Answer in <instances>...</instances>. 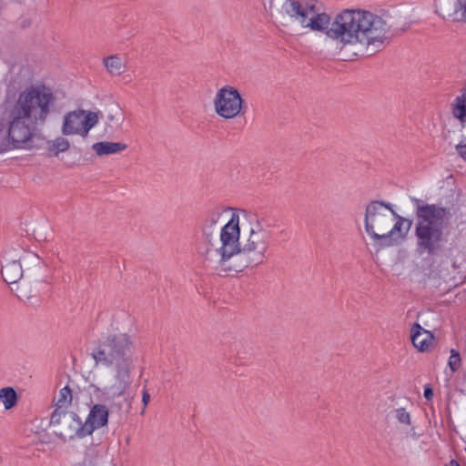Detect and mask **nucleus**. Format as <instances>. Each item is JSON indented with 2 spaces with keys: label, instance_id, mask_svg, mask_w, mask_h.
<instances>
[{
  "label": "nucleus",
  "instance_id": "nucleus-31",
  "mask_svg": "<svg viewBox=\"0 0 466 466\" xmlns=\"http://www.w3.org/2000/svg\"><path fill=\"white\" fill-rule=\"evenodd\" d=\"M455 150L458 155L466 161V138L461 140L456 147Z\"/></svg>",
  "mask_w": 466,
  "mask_h": 466
},
{
  "label": "nucleus",
  "instance_id": "nucleus-29",
  "mask_svg": "<svg viewBox=\"0 0 466 466\" xmlns=\"http://www.w3.org/2000/svg\"><path fill=\"white\" fill-rule=\"evenodd\" d=\"M461 360L460 353L456 350L452 349L451 350V356H450L449 362H448V365H449L451 370L452 372L457 371L461 367Z\"/></svg>",
  "mask_w": 466,
  "mask_h": 466
},
{
  "label": "nucleus",
  "instance_id": "nucleus-30",
  "mask_svg": "<svg viewBox=\"0 0 466 466\" xmlns=\"http://www.w3.org/2000/svg\"><path fill=\"white\" fill-rule=\"evenodd\" d=\"M396 418L399 420V422L402 424H410V415L409 412L406 411L404 408H400L396 410Z\"/></svg>",
  "mask_w": 466,
  "mask_h": 466
},
{
  "label": "nucleus",
  "instance_id": "nucleus-23",
  "mask_svg": "<svg viewBox=\"0 0 466 466\" xmlns=\"http://www.w3.org/2000/svg\"><path fill=\"white\" fill-rule=\"evenodd\" d=\"M250 228L258 232H270L268 228L272 227L267 213L254 214L250 218Z\"/></svg>",
  "mask_w": 466,
  "mask_h": 466
},
{
  "label": "nucleus",
  "instance_id": "nucleus-13",
  "mask_svg": "<svg viewBox=\"0 0 466 466\" xmlns=\"http://www.w3.org/2000/svg\"><path fill=\"white\" fill-rule=\"evenodd\" d=\"M436 13L443 19L466 22V0H436Z\"/></svg>",
  "mask_w": 466,
  "mask_h": 466
},
{
  "label": "nucleus",
  "instance_id": "nucleus-20",
  "mask_svg": "<svg viewBox=\"0 0 466 466\" xmlns=\"http://www.w3.org/2000/svg\"><path fill=\"white\" fill-rule=\"evenodd\" d=\"M97 156L111 155L122 152L127 148V145L121 142H96L92 146Z\"/></svg>",
  "mask_w": 466,
  "mask_h": 466
},
{
  "label": "nucleus",
  "instance_id": "nucleus-27",
  "mask_svg": "<svg viewBox=\"0 0 466 466\" xmlns=\"http://www.w3.org/2000/svg\"><path fill=\"white\" fill-rule=\"evenodd\" d=\"M72 402V390L68 386H65L59 391L58 398L56 403V408L55 410H61L66 411L67 407Z\"/></svg>",
  "mask_w": 466,
  "mask_h": 466
},
{
  "label": "nucleus",
  "instance_id": "nucleus-7",
  "mask_svg": "<svg viewBox=\"0 0 466 466\" xmlns=\"http://www.w3.org/2000/svg\"><path fill=\"white\" fill-rule=\"evenodd\" d=\"M393 205L382 200H372L366 206L364 226L375 245L380 247L382 236L390 228L393 218Z\"/></svg>",
  "mask_w": 466,
  "mask_h": 466
},
{
  "label": "nucleus",
  "instance_id": "nucleus-28",
  "mask_svg": "<svg viewBox=\"0 0 466 466\" xmlns=\"http://www.w3.org/2000/svg\"><path fill=\"white\" fill-rule=\"evenodd\" d=\"M15 294L19 299L27 301L28 303H31V300L35 299V295L27 291L26 286L24 284L16 286Z\"/></svg>",
  "mask_w": 466,
  "mask_h": 466
},
{
  "label": "nucleus",
  "instance_id": "nucleus-26",
  "mask_svg": "<svg viewBox=\"0 0 466 466\" xmlns=\"http://www.w3.org/2000/svg\"><path fill=\"white\" fill-rule=\"evenodd\" d=\"M99 114H101L99 111H86L84 116L82 117L83 137H86L90 129H92L98 123Z\"/></svg>",
  "mask_w": 466,
  "mask_h": 466
},
{
  "label": "nucleus",
  "instance_id": "nucleus-12",
  "mask_svg": "<svg viewBox=\"0 0 466 466\" xmlns=\"http://www.w3.org/2000/svg\"><path fill=\"white\" fill-rule=\"evenodd\" d=\"M316 5L317 0H286L282 5V10L303 26L309 15L316 11Z\"/></svg>",
  "mask_w": 466,
  "mask_h": 466
},
{
  "label": "nucleus",
  "instance_id": "nucleus-34",
  "mask_svg": "<svg viewBox=\"0 0 466 466\" xmlns=\"http://www.w3.org/2000/svg\"><path fill=\"white\" fill-rule=\"evenodd\" d=\"M446 466H461L460 463L456 460H451L448 465Z\"/></svg>",
  "mask_w": 466,
  "mask_h": 466
},
{
  "label": "nucleus",
  "instance_id": "nucleus-32",
  "mask_svg": "<svg viewBox=\"0 0 466 466\" xmlns=\"http://www.w3.org/2000/svg\"><path fill=\"white\" fill-rule=\"evenodd\" d=\"M149 400H150V394L148 393V391L146 389H144L143 392H142V402H143V409L141 410L142 414H144Z\"/></svg>",
  "mask_w": 466,
  "mask_h": 466
},
{
  "label": "nucleus",
  "instance_id": "nucleus-22",
  "mask_svg": "<svg viewBox=\"0 0 466 466\" xmlns=\"http://www.w3.org/2000/svg\"><path fill=\"white\" fill-rule=\"evenodd\" d=\"M103 63L108 73L113 76H120L125 70V64L122 62L118 55H112L105 57Z\"/></svg>",
  "mask_w": 466,
  "mask_h": 466
},
{
  "label": "nucleus",
  "instance_id": "nucleus-36",
  "mask_svg": "<svg viewBox=\"0 0 466 466\" xmlns=\"http://www.w3.org/2000/svg\"><path fill=\"white\" fill-rule=\"evenodd\" d=\"M83 466H92V465H91V463L86 464V462H84Z\"/></svg>",
  "mask_w": 466,
  "mask_h": 466
},
{
  "label": "nucleus",
  "instance_id": "nucleus-3",
  "mask_svg": "<svg viewBox=\"0 0 466 466\" xmlns=\"http://www.w3.org/2000/svg\"><path fill=\"white\" fill-rule=\"evenodd\" d=\"M410 201L415 207L416 253L427 258L441 257L447 242L444 234L447 208L417 198H410Z\"/></svg>",
  "mask_w": 466,
  "mask_h": 466
},
{
  "label": "nucleus",
  "instance_id": "nucleus-35",
  "mask_svg": "<svg viewBox=\"0 0 466 466\" xmlns=\"http://www.w3.org/2000/svg\"><path fill=\"white\" fill-rule=\"evenodd\" d=\"M115 119L114 116L113 115H109L108 116V120L109 121H113Z\"/></svg>",
  "mask_w": 466,
  "mask_h": 466
},
{
  "label": "nucleus",
  "instance_id": "nucleus-33",
  "mask_svg": "<svg viewBox=\"0 0 466 466\" xmlns=\"http://www.w3.org/2000/svg\"><path fill=\"white\" fill-rule=\"evenodd\" d=\"M423 395L427 400H431L433 398V390L430 384L424 386Z\"/></svg>",
  "mask_w": 466,
  "mask_h": 466
},
{
  "label": "nucleus",
  "instance_id": "nucleus-1",
  "mask_svg": "<svg viewBox=\"0 0 466 466\" xmlns=\"http://www.w3.org/2000/svg\"><path fill=\"white\" fill-rule=\"evenodd\" d=\"M302 27L324 32L328 37L345 46L360 44L374 46L377 52L383 46L389 31L387 22L380 16L362 9H344L331 22L329 15L316 11L310 14Z\"/></svg>",
  "mask_w": 466,
  "mask_h": 466
},
{
  "label": "nucleus",
  "instance_id": "nucleus-11",
  "mask_svg": "<svg viewBox=\"0 0 466 466\" xmlns=\"http://www.w3.org/2000/svg\"><path fill=\"white\" fill-rule=\"evenodd\" d=\"M391 215L395 223L386 231V234H383L380 248L391 247L404 240L412 226L411 219L399 215L395 210H391Z\"/></svg>",
  "mask_w": 466,
  "mask_h": 466
},
{
  "label": "nucleus",
  "instance_id": "nucleus-25",
  "mask_svg": "<svg viewBox=\"0 0 466 466\" xmlns=\"http://www.w3.org/2000/svg\"><path fill=\"white\" fill-rule=\"evenodd\" d=\"M0 400L5 410H10L17 403L16 391L11 387H5L0 390Z\"/></svg>",
  "mask_w": 466,
  "mask_h": 466
},
{
  "label": "nucleus",
  "instance_id": "nucleus-6",
  "mask_svg": "<svg viewBox=\"0 0 466 466\" xmlns=\"http://www.w3.org/2000/svg\"><path fill=\"white\" fill-rule=\"evenodd\" d=\"M39 125L27 121L22 114L12 107L8 113L7 137L0 143V153L11 148H32L33 139Z\"/></svg>",
  "mask_w": 466,
  "mask_h": 466
},
{
  "label": "nucleus",
  "instance_id": "nucleus-17",
  "mask_svg": "<svg viewBox=\"0 0 466 466\" xmlns=\"http://www.w3.org/2000/svg\"><path fill=\"white\" fill-rule=\"evenodd\" d=\"M86 110L77 109L67 112L64 116L61 133L64 136L79 135L83 137V122Z\"/></svg>",
  "mask_w": 466,
  "mask_h": 466
},
{
  "label": "nucleus",
  "instance_id": "nucleus-18",
  "mask_svg": "<svg viewBox=\"0 0 466 466\" xmlns=\"http://www.w3.org/2000/svg\"><path fill=\"white\" fill-rule=\"evenodd\" d=\"M413 346L423 352L429 350L433 339V334L424 329L420 324L414 323L410 330Z\"/></svg>",
  "mask_w": 466,
  "mask_h": 466
},
{
  "label": "nucleus",
  "instance_id": "nucleus-10",
  "mask_svg": "<svg viewBox=\"0 0 466 466\" xmlns=\"http://www.w3.org/2000/svg\"><path fill=\"white\" fill-rule=\"evenodd\" d=\"M223 212L221 208L216 207L208 210L203 219L201 227L204 244L201 250L202 255L203 252L220 246V230L222 228L219 227L218 221Z\"/></svg>",
  "mask_w": 466,
  "mask_h": 466
},
{
  "label": "nucleus",
  "instance_id": "nucleus-5",
  "mask_svg": "<svg viewBox=\"0 0 466 466\" xmlns=\"http://www.w3.org/2000/svg\"><path fill=\"white\" fill-rule=\"evenodd\" d=\"M133 341L127 334L118 333L100 340L92 352L96 365L115 367V369L133 366L131 356Z\"/></svg>",
  "mask_w": 466,
  "mask_h": 466
},
{
  "label": "nucleus",
  "instance_id": "nucleus-21",
  "mask_svg": "<svg viewBox=\"0 0 466 466\" xmlns=\"http://www.w3.org/2000/svg\"><path fill=\"white\" fill-rule=\"evenodd\" d=\"M461 92V95L458 96L454 99L451 105V110L452 115L455 118L459 119L461 122H464L466 121V80Z\"/></svg>",
  "mask_w": 466,
  "mask_h": 466
},
{
  "label": "nucleus",
  "instance_id": "nucleus-19",
  "mask_svg": "<svg viewBox=\"0 0 466 466\" xmlns=\"http://www.w3.org/2000/svg\"><path fill=\"white\" fill-rule=\"evenodd\" d=\"M1 274L7 284H15L23 277V269L19 260H12L2 266Z\"/></svg>",
  "mask_w": 466,
  "mask_h": 466
},
{
  "label": "nucleus",
  "instance_id": "nucleus-15",
  "mask_svg": "<svg viewBox=\"0 0 466 466\" xmlns=\"http://www.w3.org/2000/svg\"><path fill=\"white\" fill-rule=\"evenodd\" d=\"M131 369L132 367L116 369L114 382L106 386L103 390V393L111 399L125 396V400H127L129 394H127V389L130 386L132 381L130 376Z\"/></svg>",
  "mask_w": 466,
  "mask_h": 466
},
{
  "label": "nucleus",
  "instance_id": "nucleus-16",
  "mask_svg": "<svg viewBox=\"0 0 466 466\" xmlns=\"http://www.w3.org/2000/svg\"><path fill=\"white\" fill-rule=\"evenodd\" d=\"M270 238L271 232H258L250 228L248 237L243 238L241 243L263 261Z\"/></svg>",
  "mask_w": 466,
  "mask_h": 466
},
{
  "label": "nucleus",
  "instance_id": "nucleus-2",
  "mask_svg": "<svg viewBox=\"0 0 466 466\" xmlns=\"http://www.w3.org/2000/svg\"><path fill=\"white\" fill-rule=\"evenodd\" d=\"M238 216L232 214L220 230V246L203 252L206 268L218 276H229L255 267L263 261L239 240Z\"/></svg>",
  "mask_w": 466,
  "mask_h": 466
},
{
  "label": "nucleus",
  "instance_id": "nucleus-14",
  "mask_svg": "<svg viewBox=\"0 0 466 466\" xmlns=\"http://www.w3.org/2000/svg\"><path fill=\"white\" fill-rule=\"evenodd\" d=\"M109 410L104 404H95L90 409L83 426L78 428L82 435H91L96 430L106 426Z\"/></svg>",
  "mask_w": 466,
  "mask_h": 466
},
{
  "label": "nucleus",
  "instance_id": "nucleus-8",
  "mask_svg": "<svg viewBox=\"0 0 466 466\" xmlns=\"http://www.w3.org/2000/svg\"><path fill=\"white\" fill-rule=\"evenodd\" d=\"M243 99L237 88L225 86L219 88L214 99L216 113L223 118H233L244 115Z\"/></svg>",
  "mask_w": 466,
  "mask_h": 466
},
{
  "label": "nucleus",
  "instance_id": "nucleus-4",
  "mask_svg": "<svg viewBox=\"0 0 466 466\" xmlns=\"http://www.w3.org/2000/svg\"><path fill=\"white\" fill-rule=\"evenodd\" d=\"M56 102L51 89L45 86H30L19 94L12 107L28 122L42 127L55 111Z\"/></svg>",
  "mask_w": 466,
  "mask_h": 466
},
{
  "label": "nucleus",
  "instance_id": "nucleus-9",
  "mask_svg": "<svg viewBox=\"0 0 466 466\" xmlns=\"http://www.w3.org/2000/svg\"><path fill=\"white\" fill-rule=\"evenodd\" d=\"M84 422L78 415L73 411H61V410H55L50 418V425L59 426L58 431H56V436L66 441L77 438H85L86 435H82L78 428L82 427Z\"/></svg>",
  "mask_w": 466,
  "mask_h": 466
},
{
  "label": "nucleus",
  "instance_id": "nucleus-24",
  "mask_svg": "<svg viewBox=\"0 0 466 466\" xmlns=\"http://www.w3.org/2000/svg\"><path fill=\"white\" fill-rule=\"evenodd\" d=\"M70 143L67 138L58 137L54 140L47 141V150L50 155L57 157L59 153L66 152L69 149Z\"/></svg>",
  "mask_w": 466,
  "mask_h": 466
}]
</instances>
